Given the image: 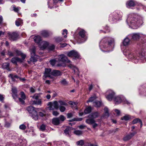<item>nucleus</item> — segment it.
<instances>
[{
	"label": "nucleus",
	"mask_w": 146,
	"mask_h": 146,
	"mask_svg": "<svg viewBox=\"0 0 146 146\" xmlns=\"http://www.w3.org/2000/svg\"><path fill=\"white\" fill-rule=\"evenodd\" d=\"M41 34L42 36H47L50 35L51 33L48 31L44 30L41 31Z\"/></svg>",
	"instance_id": "obj_27"
},
{
	"label": "nucleus",
	"mask_w": 146,
	"mask_h": 146,
	"mask_svg": "<svg viewBox=\"0 0 146 146\" xmlns=\"http://www.w3.org/2000/svg\"><path fill=\"white\" fill-rule=\"evenodd\" d=\"M11 62L13 63L16 64L17 62H22L23 60L18 57H15L11 59Z\"/></svg>",
	"instance_id": "obj_18"
},
{
	"label": "nucleus",
	"mask_w": 146,
	"mask_h": 146,
	"mask_svg": "<svg viewBox=\"0 0 146 146\" xmlns=\"http://www.w3.org/2000/svg\"><path fill=\"white\" fill-rule=\"evenodd\" d=\"M56 61L55 59L51 60H50V64L52 66H54L56 63Z\"/></svg>",
	"instance_id": "obj_53"
},
{
	"label": "nucleus",
	"mask_w": 146,
	"mask_h": 146,
	"mask_svg": "<svg viewBox=\"0 0 146 146\" xmlns=\"http://www.w3.org/2000/svg\"><path fill=\"white\" fill-rule=\"evenodd\" d=\"M52 70L50 68H45L44 76L45 78L49 77L52 78Z\"/></svg>",
	"instance_id": "obj_11"
},
{
	"label": "nucleus",
	"mask_w": 146,
	"mask_h": 146,
	"mask_svg": "<svg viewBox=\"0 0 146 146\" xmlns=\"http://www.w3.org/2000/svg\"><path fill=\"white\" fill-rule=\"evenodd\" d=\"M108 93V95L106 96V98L109 101H111L113 98L114 97L115 93L111 90H108L107 92Z\"/></svg>",
	"instance_id": "obj_13"
},
{
	"label": "nucleus",
	"mask_w": 146,
	"mask_h": 146,
	"mask_svg": "<svg viewBox=\"0 0 146 146\" xmlns=\"http://www.w3.org/2000/svg\"><path fill=\"white\" fill-rule=\"evenodd\" d=\"M21 98H19V101L22 104L25 103L24 100L25 99L26 97L24 93L23 92H21L20 94Z\"/></svg>",
	"instance_id": "obj_16"
},
{
	"label": "nucleus",
	"mask_w": 146,
	"mask_h": 146,
	"mask_svg": "<svg viewBox=\"0 0 146 146\" xmlns=\"http://www.w3.org/2000/svg\"><path fill=\"white\" fill-rule=\"evenodd\" d=\"M30 92L32 93H34L35 91V90L34 88L31 87L30 88Z\"/></svg>",
	"instance_id": "obj_61"
},
{
	"label": "nucleus",
	"mask_w": 146,
	"mask_h": 146,
	"mask_svg": "<svg viewBox=\"0 0 146 146\" xmlns=\"http://www.w3.org/2000/svg\"><path fill=\"white\" fill-rule=\"evenodd\" d=\"M94 106L96 107H100L101 105V103L99 101H96L94 103Z\"/></svg>",
	"instance_id": "obj_41"
},
{
	"label": "nucleus",
	"mask_w": 146,
	"mask_h": 146,
	"mask_svg": "<svg viewBox=\"0 0 146 146\" xmlns=\"http://www.w3.org/2000/svg\"><path fill=\"white\" fill-rule=\"evenodd\" d=\"M69 128H67L64 130V133L66 135H69Z\"/></svg>",
	"instance_id": "obj_50"
},
{
	"label": "nucleus",
	"mask_w": 146,
	"mask_h": 146,
	"mask_svg": "<svg viewBox=\"0 0 146 146\" xmlns=\"http://www.w3.org/2000/svg\"><path fill=\"white\" fill-rule=\"evenodd\" d=\"M62 34L64 35V36H66L67 34V31L66 29L64 30L62 33Z\"/></svg>",
	"instance_id": "obj_55"
},
{
	"label": "nucleus",
	"mask_w": 146,
	"mask_h": 146,
	"mask_svg": "<svg viewBox=\"0 0 146 146\" xmlns=\"http://www.w3.org/2000/svg\"><path fill=\"white\" fill-rule=\"evenodd\" d=\"M31 104L33 105H36L41 106L42 104V100L41 99L38 100L32 101H31Z\"/></svg>",
	"instance_id": "obj_23"
},
{
	"label": "nucleus",
	"mask_w": 146,
	"mask_h": 146,
	"mask_svg": "<svg viewBox=\"0 0 146 146\" xmlns=\"http://www.w3.org/2000/svg\"><path fill=\"white\" fill-rule=\"evenodd\" d=\"M91 111V107L89 106L84 111V112L86 114L89 113Z\"/></svg>",
	"instance_id": "obj_39"
},
{
	"label": "nucleus",
	"mask_w": 146,
	"mask_h": 146,
	"mask_svg": "<svg viewBox=\"0 0 146 146\" xmlns=\"http://www.w3.org/2000/svg\"><path fill=\"white\" fill-rule=\"evenodd\" d=\"M89 118L87 119L86 122L89 124H92L96 122L94 119L92 117H90V115L88 116Z\"/></svg>",
	"instance_id": "obj_19"
},
{
	"label": "nucleus",
	"mask_w": 146,
	"mask_h": 146,
	"mask_svg": "<svg viewBox=\"0 0 146 146\" xmlns=\"http://www.w3.org/2000/svg\"><path fill=\"white\" fill-rule=\"evenodd\" d=\"M59 109L60 111L63 112L66 110V108L62 106H60L59 107Z\"/></svg>",
	"instance_id": "obj_52"
},
{
	"label": "nucleus",
	"mask_w": 146,
	"mask_h": 146,
	"mask_svg": "<svg viewBox=\"0 0 146 146\" xmlns=\"http://www.w3.org/2000/svg\"><path fill=\"white\" fill-rule=\"evenodd\" d=\"M9 76L10 77L13 81H16V79H18L19 77L17 75H14L12 74H10L9 75Z\"/></svg>",
	"instance_id": "obj_30"
},
{
	"label": "nucleus",
	"mask_w": 146,
	"mask_h": 146,
	"mask_svg": "<svg viewBox=\"0 0 146 146\" xmlns=\"http://www.w3.org/2000/svg\"><path fill=\"white\" fill-rule=\"evenodd\" d=\"M123 54L129 59L132 60L136 63L145 61L146 52L143 51H141L136 55L129 50H125L124 51Z\"/></svg>",
	"instance_id": "obj_2"
},
{
	"label": "nucleus",
	"mask_w": 146,
	"mask_h": 146,
	"mask_svg": "<svg viewBox=\"0 0 146 146\" xmlns=\"http://www.w3.org/2000/svg\"><path fill=\"white\" fill-rule=\"evenodd\" d=\"M19 37H9V39L11 41L16 40L18 39Z\"/></svg>",
	"instance_id": "obj_49"
},
{
	"label": "nucleus",
	"mask_w": 146,
	"mask_h": 146,
	"mask_svg": "<svg viewBox=\"0 0 146 146\" xmlns=\"http://www.w3.org/2000/svg\"><path fill=\"white\" fill-rule=\"evenodd\" d=\"M76 144L78 145L82 146L84 144V141L83 140H80L77 141Z\"/></svg>",
	"instance_id": "obj_43"
},
{
	"label": "nucleus",
	"mask_w": 146,
	"mask_h": 146,
	"mask_svg": "<svg viewBox=\"0 0 146 146\" xmlns=\"http://www.w3.org/2000/svg\"><path fill=\"white\" fill-rule=\"evenodd\" d=\"M8 34L10 36H19L18 33L17 32H15L11 33V32H8Z\"/></svg>",
	"instance_id": "obj_37"
},
{
	"label": "nucleus",
	"mask_w": 146,
	"mask_h": 146,
	"mask_svg": "<svg viewBox=\"0 0 146 146\" xmlns=\"http://www.w3.org/2000/svg\"><path fill=\"white\" fill-rule=\"evenodd\" d=\"M122 13L121 12L118 11L113 13V15H110V18L111 19H112L113 21L115 19H120L122 17Z\"/></svg>",
	"instance_id": "obj_7"
},
{
	"label": "nucleus",
	"mask_w": 146,
	"mask_h": 146,
	"mask_svg": "<svg viewBox=\"0 0 146 146\" xmlns=\"http://www.w3.org/2000/svg\"><path fill=\"white\" fill-rule=\"evenodd\" d=\"M99 115V113L97 112H95L92 113L91 115H90V117H92L94 119L98 117Z\"/></svg>",
	"instance_id": "obj_31"
},
{
	"label": "nucleus",
	"mask_w": 146,
	"mask_h": 146,
	"mask_svg": "<svg viewBox=\"0 0 146 146\" xmlns=\"http://www.w3.org/2000/svg\"><path fill=\"white\" fill-rule=\"evenodd\" d=\"M130 42L131 40L128 37L125 38L123 41V44L125 46L129 45Z\"/></svg>",
	"instance_id": "obj_20"
},
{
	"label": "nucleus",
	"mask_w": 146,
	"mask_h": 146,
	"mask_svg": "<svg viewBox=\"0 0 146 146\" xmlns=\"http://www.w3.org/2000/svg\"><path fill=\"white\" fill-rule=\"evenodd\" d=\"M66 119L64 116L61 115L58 117L53 118L52 120V123L54 125H57L62 122Z\"/></svg>",
	"instance_id": "obj_5"
},
{
	"label": "nucleus",
	"mask_w": 146,
	"mask_h": 146,
	"mask_svg": "<svg viewBox=\"0 0 146 146\" xmlns=\"http://www.w3.org/2000/svg\"><path fill=\"white\" fill-rule=\"evenodd\" d=\"M7 54L10 56H13L14 55V52L13 53L11 51H8Z\"/></svg>",
	"instance_id": "obj_56"
},
{
	"label": "nucleus",
	"mask_w": 146,
	"mask_h": 146,
	"mask_svg": "<svg viewBox=\"0 0 146 146\" xmlns=\"http://www.w3.org/2000/svg\"><path fill=\"white\" fill-rule=\"evenodd\" d=\"M131 117L129 115H125L121 117V120H124L125 121L129 120L130 118Z\"/></svg>",
	"instance_id": "obj_36"
},
{
	"label": "nucleus",
	"mask_w": 146,
	"mask_h": 146,
	"mask_svg": "<svg viewBox=\"0 0 146 146\" xmlns=\"http://www.w3.org/2000/svg\"><path fill=\"white\" fill-rule=\"evenodd\" d=\"M137 132L135 131L130 133L124 137L123 140L125 141H128Z\"/></svg>",
	"instance_id": "obj_12"
},
{
	"label": "nucleus",
	"mask_w": 146,
	"mask_h": 146,
	"mask_svg": "<svg viewBox=\"0 0 146 146\" xmlns=\"http://www.w3.org/2000/svg\"><path fill=\"white\" fill-rule=\"evenodd\" d=\"M10 125V123L7 121L5 122V126L6 127H9Z\"/></svg>",
	"instance_id": "obj_60"
},
{
	"label": "nucleus",
	"mask_w": 146,
	"mask_h": 146,
	"mask_svg": "<svg viewBox=\"0 0 146 146\" xmlns=\"http://www.w3.org/2000/svg\"><path fill=\"white\" fill-rule=\"evenodd\" d=\"M58 102L60 105H64L65 106H68V104L64 101L60 100L58 101Z\"/></svg>",
	"instance_id": "obj_46"
},
{
	"label": "nucleus",
	"mask_w": 146,
	"mask_h": 146,
	"mask_svg": "<svg viewBox=\"0 0 146 146\" xmlns=\"http://www.w3.org/2000/svg\"><path fill=\"white\" fill-rule=\"evenodd\" d=\"M140 121H141V120L139 118H136L133 120L132 122V123L133 124H135L138 122L140 123Z\"/></svg>",
	"instance_id": "obj_45"
},
{
	"label": "nucleus",
	"mask_w": 146,
	"mask_h": 146,
	"mask_svg": "<svg viewBox=\"0 0 146 146\" xmlns=\"http://www.w3.org/2000/svg\"><path fill=\"white\" fill-rule=\"evenodd\" d=\"M23 23L22 20L20 19H19L15 21V24L16 25L19 27Z\"/></svg>",
	"instance_id": "obj_34"
},
{
	"label": "nucleus",
	"mask_w": 146,
	"mask_h": 146,
	"mask_svg": "<svg viewBox=\"0 0 146 146\" xmlns=\"http://www.w3.org/2000/svg\"><path fill=\"white\" fill-rule=\"evenodd\" d=\"M13 94L12 96L14 98H18V96L17 94V90L16 88H13L12 90Z\"/></svg>",
	"instance_id": "obj_29"
},
{
	"label": "nucleus",
	"mask_w": 146,
	"mask_h": 146,
	"mask_svg": "<svg viewBox=\"0 0 146 146\" xmlns=\"http://www.w3.org/2000/svg\"><path fill=\"white\" fill-rule=\"evenodd\" d=\"M145 35L140 33H135L129 34L128 35L129 36H141Z\"/></svg>",
	"instance_id": "obj_28"
},
{
	"label": "nucleus",
	"mask_w": 146,
	"mask_h": 146,
	"mask_svg": "<svg viewBox=\"0 0 146 146\" xmlns=\"http://www.w3.org/2000/svg\"><path fill=\"white\" fill-rule=\"evenodd\" d=\"M127 22L129 27L133 29L137 28L143 23L142 17L134 14L129 15Z\"/></svg>",
	"instance_id": "obj_1"
},
{
	"label": "nucleus",
	"mask_w": 146,
	"mask_h": 146,
	"mask_svg": "<svg viewBox=\"0 0 146 146\" xmlns=\"http://www.w3.org/2000/svg\"><path fill=\"white\" fill-rule=\"evenodd\" d=\"M123 100V98L119 96L114 97V101L116 104H118L121 103Z\"/></svg>",
	"instance_id": "obj_22"
},
{
	"label": "nucleus",
	"mask_w": 146,
	"mask_h": 146,
	"mask_svg": "<svg viewBox=\"0 0 146 146\" xmlns=\"http://www.w3.org/2000/svg\"><path fill=\"white\" fill-rule=\"evenodd\" d=\"M27 110L31 114V115L35 120L38 119V116L37 112L35 110V108L31 106H29L27 108Z\"/></svg>",
	"instance_id": "obj_4"
},
{
	"label": "nucleus",
	"mask_w": 146,
	"mask_h": 146,
	"mask_svg": "<svg viewBox=\"0 0 146 146\" xmlns=\"http://www.w3.org/2000/svg\"><path fill=\"white\" fill-rule=\"evenodd\" d=\"M49 45V43L48 42L42 41L39 46L41 50H43L48 47Z\"/></svg>",
	"instance_id": "obj_15"
},
{
	"label": "nucleus",
	"mask_w": 146,
	"mask_h": 146,
	"mask_svg": "<svg viewBox=\"0 0 146 146\" xmlns=\"http://www.w3.org/2000/svg\"><path fill=\"white\" fill-rule=\"evenodd\" d=\"M27 126L24 124H22L19 126V128L20 129L24 130L26 128Z\"/></svg>",
	"instance_id": "obj_47"
},
{
	"label": "nucleus",
	"mask_w": 146,
	"mask_h": 146,
	"mask_svg": "<svg viewBox=\"0 0 146 146\" xmlns=\"http://www.w3.org/2000/svg\"><path fill=\"white\" fill-rule=\"evenodd\" d=\"M60 83L62 85H66L68 84L67 82L66 81V80L65 79H64L61 80L60 82Z\"/></svg>",
	"instance_id": "obj_42"
},
{
	"label": "nucleus",
	"mask_w": 146,
	"mask_h": 146,
	"mask_svg": "<svg viewBox=\"0 0 146 146\" xmlns=\"http://www.w3.org/2000/svg\"><path fill=\"white\" fill-rule=\"evenodd\" d=\"M14 53H15L16 55L19 56L20 55L22 52L20 51H19L17 50H16L14 52Z\"/></svg>",
	"instance_id": "obj_51"
},
{
	"label": "nucleus",
	"mask_w": 146,
	"mask_h": 146,
	"mask_svg": "<svg viewBox=\"0 0 146 146\" xmlns=\"http://www.w3.org/2000/svg\"><path fill=\"white\" fill-rule=\"evenodd\" d=\"M58 60L59 61L62 62L63 63L58 64L57 65V66H64V62L69 63V64L68 65V66L70 68L73 69L74 73L76 74L78 76H79V72L78 68L72 64L71 61L68 60L67 57L64 54H61L58 55Z\"/></svg>",
	"instance_id": "obj_3"
},
{
	"label": "nucleus",
	"mask_w": 146,
	"mask_h": 146,
	"mask_svg": "<svg viewBox=\"0 0 146 146\" xmlns=\"http://www.w3.org/2000/svg\"><path fill=\"white\" fill-rule=\"evenodd\" d=\"M114 111L115 113H117V115H120V112L119 110L117 109H115Z\"/></svg>",
	"instance_id": "obj_64"
},
{
	"label": "nucleus",
	"mask_w": 146,
	"mask_h": 146,
	"mask_svg": "<svg viewBox=\"0 0 146 146\" xmlns=\"http://www.w3.org/2000/svg\"><path fill=\"white\" fill-rule=\"evenodd\" d=\"M105 41V43L106 44H108L109 46H111V48L113 47L115 44V40L113 38H111L109 39L108 41L107 42L106 39L105 38L100 41V44H101L103 42Z\"/></svg>",
	"instance_id": "obj_8"
},
{
	"label": "nucleus",
	"mask_w": 146,
	"mask_h": 146,
	"mask_svg": "<svg viewBox=\"0 0 146 146\" xmlns=\"http://www.w3.org/2000/svg\"><path fill=\"white\" fill-rule=\"evenodd\" d=\"M143 38H142V40L141 42V46L142 47L143 49L146 50V37H142Z\"/></svg>",
	"instance_id": "obj_21"
},
{
	"label": "nucleus",
	"mask_w": 146,
	"mask_h": 146,
	"mask_svg": "<svg viewBox=\"0 0 146 146\" xmlns=\"http://www.w3.org/2000/svg\"><path fill=\"white\" fill-rule=\"evenodd\" d=\"M97 97L96 96H94L93 97H91L89 99V100L87 101V102H92Z\"/></svg>",
	"instance_id": "obj_44"
},
{
	"label": "nucleus",
	"mask_w": 146,
	"mask_h": 146,
	"mask_svg": "<svg viewBox=\"0 0 146 146\" xmlns=\"http://www.w3.org/2000/svg\"><path fill=\"white\" fill-rule=\"evenodd\" d=\"M53 115L55 116H57L59 114V113L57 111H54L52 112Z\"/></svg>",
	"instance_id": "obj_59"
},
{
	"label": "nucleus",
	"mask_w": 146,
	"mask_h": 146,
	"mask_svg": "<svg viewBox=\"0 0 146 146\" xmlns=\"http://www.w3.org/2000/svg\"><path fill=\"white\" fill-rule=\"evenodd\" d=\"M20 55L21 56V57L22 58V59H21L23 60H23L25 59V58L26 57V56L25 54H23L22 53Z\"/></svg>",
	"instance_id": "obj_62"
},
{
	"label": "nucleus",
	"mask_w": 146,
	"mask_h": 146,
	"mask_svg": "<svg viewBox=\"0 0 146 146\" xmlns=\"http://www.w3.org/2000/svg\"><path fill=\"white\" fill-rule=\"evenodd\" d=\"M61 72L57 70H52V76H58L62 75Z\"/></svg>",
	"instance_id": "obj_17"
},
{
	"label": "nucleus",
	"mask_w": 146,
	"mask_h": 146,
	"mask_svg": "<svg viewBox=\"0 0 146 146\" xmlns=\"http://www.w3.org/2000/svg\"><path fill=\"white\" fill-rule=\"evenodd\" d=\"M34 40L35 42L37 43L39 45L42 41L41 37H34Z\"/></svg>",
	"instance_id": "obj_25"
},
{
	"label": "nucleus",
	"mask_w": 146,
	"mask_h": 146,
	"mask_svg": "<svg viewBox=\"0 0 146 146\" xmlns=\"http://www.w3.org/2000/svg\"><path fill=\"white\" fill-rule=\"evenodd\" d=\"M42 94L41 93H36L35 94L34 96H32V98L36 100H38L39 98H41L40 95Z\"/></svg>",
	"instance_id": "obj_35"
},
{
	"label": "nucleus",
	"mask_w": 146,
	"mask_h": 146,
	"mask_svg": "<svg viewBox=\"0 0 146 146\" xmlns=\"http://www.w3.org/2000/svg\"><path fill=\"white\" fill-rule=\"evenodd\" d=\"M9 64L7 62H5L2 65V68L3 69H6L8 70H10V69L9 68Z\"/></svg>",
	"instance_id": "obj_32"
},
{
	"label": "nucleus",
	"mask_w": 146,
	"mask_h": 146,
	"mask_svg": "<svg viewBox=\"0 0 146 146\" xmlns=\"http://www.w3.org/2000/svg\"><path fill=\"white\" fill-rule=\"evenodd\" d=\"M49 106L48 109L50 110H53L54 109H58V105L57 101H55L53 103L49 102L48 104Z\"/></svg>",
	"instance_id": "obj_10"
},
{
	"label": "nucleus",
	"mask_w": 146,
	"mask_h": 146,
	"mask_svg": "<svg viewBox=\"0 0 146 146\" xmlns=\"http://www.w3.org/2000/svg\"><path fill=\"white\" fill-rule=\"evenodd\" d=\"M126 4L127 7H129L134 6L135 3L134 1L130 0L127 2Z\"/></svg>",
	"instance_id": "obj_26"
},
{
	"label": "nucleus",
	"mask_w": 146,
	"mask_h": 146,
	"mask_svg": "<svg viewBox=\"0 0 146 146\" xmlns=\"http://www.w3.org/2000/svg\"><path fill=\"white\" fill-rule=\"evenodd\" d=\"M73 132L74 134L78 135H81L82 134V131L78 130L74 131Z\"/></svg>",
	"instance_id": "obj_40"
},
{
	"label": "nucleus",
	"mask_w": 146,
	"mask_h": 146,
	"mask_svg": "<svg viewBox=\"0 0 146 146\" xmlns=\"http://www.w3.org/2000/svg\"><path fill=\"white\" fill-rule=\"evenodd\" d=\"M13 7L14 11L15 12H18L19 10V8H16L15 5H13Z\"/></svg>",
	"instance_id": "obj_57"
},
{
	"label": "nucleus",
	"mask_w": 146,
	"mask_h": 146,
	"mask_svg": "<svg viewBox=\"0 0 146 146\" xmlns=\"http://www.w3.org/2000/svg\"><path fill=\"white\" fill-rule=\"evenodd\" d=\"M39 115L41 116V117H43L45 115V114L42 112H39L38 114Z\"/></svg>",
	"instance_id": "obj_58"
},
{
	"label": "nucleus",
	"mask_w": 146,
	"mask_h": 146,
	"mask_svg": "<svg viewBox=\"0 0 146 146\" xmlns=\"http://www.w3.org/2000/svg\"><path fill=\"white\" fill-rule=\"evenodd\" d=\"M78 32L79 35L80 36H86V32L84 30L80 28L77 29L75 33Z\"/></svg>",
	"instance_id": "obj_14"
},
{
	"label": "nucleus",
	"mask_w": 146,
	"mask_h": 146,
	"mask_svg": "<svg viewBox=\"0 0 146 146\" xmlns=\"http://www.w3.org/2000/svg\"><path fill=\"white\" fill-rule=\"evenodd\" d=\"M63 40V39L60 37H58L56 39V42L57 43H59Z\"/></svg>",
	"instance_id": "obj_48"
},
{
	"label": "nucleus",
	"mask_w": 146,
	"mask_h": 146,
	"mask_svg": "<svg viewBox=\"0 0 146 146\" xmlns=\"http://www.w3.org/2000/svg\"><path fill=\"white\" fill-rule=\"evenodd\" d=\"M35 48L34 46H33L31 49H30V52L31 53V57L30 58V61L33 62H35L37 60L38 56L35 55Z\"/></svg>",
	"instance_id": "obj_6"
},
{
	"label": "nucleus",
	"mask_w": 146,
	"mask_h": 146,
	"mask_svg": "<svg viewBox=\"0 0 146 146\" xmlns=\"http://www.w3.org/2000/svg\"><path fill=\"white\" fill-rule=\"evenodd\" d=\"M55 46L53 44H51L48 47V48L49 51H53L55 48Z\"/></svg>",
	"instance_id": "obj_38"
},
{
	"label": "nucleus",
	"mask_w": 146,
	"mask_h": 146,
	"mask_svg": "<svg viewBox=\"0 0 146 146\" xmlns=\"http://www.w3.org/2000/svg\"><path fill=\"white\" fill-rule=\"evenodd\" d=\"M104 117L105 118H107L109 116L108 109L107 107H105L104 109Z\"/></svg>",
	"instance_id": "obj_33"
},
{
	"label": "nucleus",
	"mask_w": 146,
	"mask_h": 146,
	"mask_svg": "<svg viewBox=\"0 0 146 146\" xmlns=\"http://www.w3.org/2000/svg\"><path fill=\"white\" fill-rule=\"evenodd\" d=\"M40 129V130L42 131L44 130L45 129V125L44 124H42L41 125Z\"/></svg>",
	"instance_id": "obj_54"
},
{
	"label": "nucleus",
	"mask_w": 146,
	"mask_h": 146,
	"mask_svg": "<svg viewBox=\"0 0 146 146\" xmlns=\"http://www.w3.org/2000/svg\"><path fill=\"white\" fill-rule=\"evenodd\" d=\"M61 146H69L68 143L66 142H64V143L62 144Z\"/></svg>",
	"instance_id": "obj_63"
},
{
	"label": "nucleus",
	"mask_w": 146,
	"mask_h": 146,
	"mask_svg": "<svg viewBox=\"0 0 146 146\" xmlns=\"http://www.w3.org/2000/svg\"><path fill=\"white\" fill-rule=\"evenodd\" d=\"M67 55L69 57H74L75 59L79 58L80 57L78 53L75 50H72L68 52Z\"/></svg>",
	"instance_id": "obj_9"
},
{
	"label": "nucleus",
	"mask_w": 146,
	"mask_h": 146,
	"mask_svg": "<svg viewBox=\"0 0 146 146\" xmlns=\"http://www.w3.org/2000/svg\"><path fill=\"white\" fill-rule=\"evenodd\" d=\"M76 39H78L77 42L81 43L84 42L87 39L86 37H76Z\"/></svg>",
	"instance_id": "obj_24"
}]
</instances>
